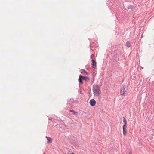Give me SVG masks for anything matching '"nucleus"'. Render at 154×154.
Returning a JSON list of instances; mask_svg holds the SVG:
<instances>
[{"mask_svg": "<svg viewBox=\"0 0 154 154\" xmlns=\"http://www.w3.org/2000/svg\"><path fill=\"white\" fill-rule=\"evenodd\" d=\"M82 77H83V76H82L81 75H80L79 76V79L78 81H79V82L80 83H81V84L83 83L82 80H83V79Z\"/></svg>", "mask_w": 154, "mask_h": 154, "instance_id": "6", "label": "nucleus"}, {"mask_svg": "<svg viewBox=\"0 0 154 154\" xmlns=\"http://www.w3.org/2000/svg\"><path fill=\"white\" fill-rule=\"evenodd\" d=\"M93 91L94 96H98L100 95V88L97 85H93Z\"/></svg>", "mask_w": 154, "mask_h": 154, "instance_id": "1", "label": "nucleus"}, {"mask_svg": "<svg viewBox=\"0 0 154 154\" xmlns=\"http://www.w3.org/2000/svg\"><path fill=\"white\" fill-rule=\"evenodd\" d=\"M126 46L128 47H129L131 46V42L130 41H128L126 42Z\"/></svg>", "mask_w": 154, "mask_h": 154, "instance_id": "9", "label": "nucleus"}, {"mask_svg": "<svg viewBox=\"0 0 154 154\" xmlns=\"http://www.w3.org/2000/svg\"><path fill=\"white\" fill-rule=\"evenodd\" d=\"M52 119V117H50L48 119L49 120H51Z\"/></svg>", "mask_w": 154, "mask_h": 154, "instance_id": "14", "label": "nucleus"}, {"mask_svg": "<svg viewBox=\"0 0 154 154\" xmlns=\"http://www.w3.org/2000/svg\"><path fill=\"white\" fill-rule=\"evenodd\" d=\"M89 103L91 106H94L95 105L96 102L94 99H92L90 100Z\"/></svg>", "mask_w": 154, "mask_h": 154, "instance_id": "3", "label": "nucleus"}, {"mask_svg": "<svg viewBox=\"0 0 154 154\" xmlns=\"http://www.w3.org/2000/svg\"><path fill=\"white\" fill-rule=\"evenodd\" d=\"M123 122H124V124L123 126H126V123H127V121L126 120V119L124 117H123Z\"/></svg>", "mask_w": 154, "mask_h": 154, "instance_id": "10", "label": "nucleus"}, {"mask_svg": "<svg viewBox=\"0 0 154 154\" xmlns=\"http://www.w3.org/2000/svg\"><path fill=\"white\" fill-rule=\"evenodd\" d=\"M126 87V86L125 85H123L122 88L121 89V90L120 91V93L121 95H124L125 94V93L126 91V90H125V88Z\"/></svg>", "mask_w": 154, "mask_h": 154, "instance_id": "2", "label": "nucleus"}, {"mask_svg": "<svg viewBox=\"0 0 154 154\" xmlns=\"http://www.w3.org/2000/svg\"><path fill=\"white\" fill-rule=\"evenodd\" d=\"M96 62L95 61V60H92V63L91 65H92V67L93 68H95L96 67Z\"/></svg>", "mask_w": 154, "mask_h": 154, "instance_id": "5", "label": "nucleus"}, {"mask_svg": "<svg viewBox=\"0 0 154 154\" xmlns=\"http://www.w3.org/2000/svg\"><path fill=\"white\" fill-rule=\"evenodd\" d=\"M126 126H123V134L124 136H126L127 134L126 127Z\"/></svg>", "mask_w": 154, "mask_h": 154, "instance_id": "4", "label": "nucleus"}, {"mask_svg": "<svg viewBox=\"0 0 154 154\" xmlns=\"http://www.w3.org/2000/svg\"><path fill=\"white\" fill-rule=\"evenodd\" d=\"M45 154V153H44V154Z\"/></svg>", "mask_w": 154, "mask_h": 154, "instance_id": "16", "label": "nucleus"}, {"mask_svg": "<svg viewBox=\"0 0 154 154\" xmlns=\"http://www.w3.org/2000/svg\"><path fill=\"white\" fill-rule=\"evenodd\" d=\"M133 8V6L132 5H129L127 7V9H132Z\"/></svg>", "mask_w": 154, "mask_h": 154, "instance_id": "11", "label": "nucleus"}, {"mask_svg": "<svg viewBox=\"0 0 154 154\" xmlns=\"http://www.w3.org/2000/svg\"><path fill=\"white\" fill-rule=\"evenodd\" d=\"M93 56V54H92L91 55V57H92V56Z\"/></svg>", "mask_w": 154, "mask_h": 154, "instance_id": "15", "label": "nucleus"}, {"mask_svg": "<svg viewBox=\"0 0 154 154\" xmlns=\"http://www.w3.org/2000/svg\"><path fill=\"white\" fill-rule=\"evenodd\" d=\"M70 111L72 112L74 115H76L78 114L77 112H75L74 110H71Z\"/></svg>", "mask_w": 154, "mask_h": 154, "instance_id": "12", "label": "nucleus"}, {"mask_svg": "<svg viewBox=\"0 0 154 154\" xmlns=\"http://www.w3.org/2000/svg\"><path fill=\"white\" fill-rule=\"evenodd\" d=\"M46 138L47 140V142L48 143H50L52 142V139L50 137L46 136Z\"/></svg>", "mask_w": 154, "mask_h": 154, "instance_id": "7", "label": "nucleus"}, {"mask_svg": "<svg viewBox=\"0 0 154 154\" xmlns=\"http://www.w3.org/2000/svg\"><path fill=\"white\" fill-rule=\"evenodd\" d=\"M83 70L84 71V72L86 73V74L87 75H89V73L88 72H87L85 69H83Z\"/></svg>", "mask_w": 154, "mask_h": 154, "instance_id": "13", "label": "nucleus"}, {"mask_svg": "<svg viewBox=\"0 0 154 154\" xmlns=\"http://www.w3.org/2000/svg\"><path fill=\"white\" fill-rule=\"evenodd\" d=\"M83 79L86 82H88L90 80V79L88 77L83 76Z\"/></svg>", "mask_w": 154, "mask_h": 154, "instance_id": "8", "label": "nucleus"}]
</instances>
